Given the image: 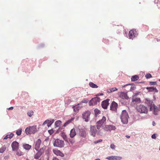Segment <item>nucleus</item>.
<instances>
[{"mask_svg":"<svg viewBox=\"0 0 160 160\" xmlns=\"http://www.w3.org/2000/svg\"><path fill=\"white\" fill-rule=\"evenodd\" d=\"M22 131V128H20V129H18L16 131V134L18 136L20 135L21 134Z\"/></svg>","mask_w":160,"mask_h":160,"instance_id":"obj_35","label":"nucleus"},{"mask_svg":"<svg viewBox=\"0 0 160 160\" xmlns=\"http://www.w3.org/2000/svg\"><path fill=\"white\" fill-rule=\"evenodd\" d=\"M101 101L100 98L98 97H96L92 98L90 102V104L92 105H95L98 104Z\"/></svg>","mask_w":160,"mask_h":160,"instance_id":"obj_9","label":"nucleus"},{"mask_svg":"<svg viewBox=\"0 0 160 160\" xmlns=\"http://www.w3.org/2000/svg\"><path fill=\"white\" fill-rule=\"evenodd\" d=\"M74 118H72L68 120L67 122H66L64 124L63 126L64 127L67 126L68 125L69 123L71 122L72 121H73L74 120Z\"/></svg>","mask_w":160,"mask_h":160,"instance_id":"obj_29","label":"nucleus"},{"mask_svg":"<svg viewBox=\"0 0 160 160\" xmlns=\"http://www.w3.org/2000/svg\"><path fill=\"white\" fill-rule=\"evenodd\" d=\"M16 154L19 156H21L23 155V153L21 151L18 152H17Z\"/></svg>","mask_w":160,"mask_h":160,"instance_id":"obj_43","label":"nucleus"},{"mask_svg":"<svg viewBox=\"0 0 160 160\" xmlns=\"http://www.w3.org/2000/svg\"><path fill=\"white\" fill-rule=\"evenodd\" d=\"M64 141L58 139H56L53 143L54 146L57 147L62 148L64 147Z\"/></svg>","mask_w":160,"mask_h":160,"instance_id":"obj_6","label":"nucleus"},{"mask_svg":"<svg viewBox=\"0 0 160 160\" xmlns=\"http://www.w3.org/2000/svg\"><path fill=\"white\" fill-rule=\"evenodd\" d=\"M135 32H136L135 30L134 29L131 30L129 33V38L132 39L135 36Z\"/></svg>","mask_w":160,"mask_h":160,"instance_id":"obj_19","label":"nucleus"},{"mask_svg":"<svg viewBox=\"0 0 160 160\" xmlns=\"http://www.w3.org/2000/svg\"><path fill=\"white\" fill-rule=\"evenodd\" d=\"M152 125L153 126H154L155 125V122L154 121H153L152 122Z\"/></svg>","mask_w":160,"mask_h":160,"instance_id":"obj_55","label":"nucleus"},{"mask_svg":"<svg viewBox=\"0 0 160 160\" xmlns=\"http://www.w3.org/2000/svg\"><path fill=\"white\" fill-rule=\"evenodd\" d=\"M125 137L127 138H130V136H128V135H126L125 136Z\"/></svg>","mask_w":160,"mask_h":160,"instance_id":"obj_53","label":"nucleus"},{"mask_svg":"<svg viewBox=\"0 0 160 160\" xmlns=\"http://www.w3.org/2000/svg\"><path fill=\"white\" fill-rule=\"evenodd\" d=\"M136 109L138 112L141 113H147L148 112V109L146 106L143 105L137 106Z\"/></svg>","mask_w":160,"mask_h":160,"instance_id":"obj_3","label":"nucleus"},{"mask_svg":"<svg viewBox=\"0 0 160 160\" xmlns=\"http://www.w3.org/2000/svg\"><path fill=\"white\" fill-rule=\"evenodd\" d=\"M60 134L61 136L62 137L63 139L66 142H68V138L66 133L64 132H62Z\"/></svg>","mask_w":160,"mask_h":160,"instance_id":"obj_25","label":"nucleus"},{"mask_svg":"<svg viewBox=\"0 0 160 160\" xmlns=\"http://www.w3.org/2000/svg\"><path fill=\"white\" fill-rule=\"evenodd\" d=\"M94 111L96 117H97V114H98V113H100V111L97 109H95Z\"/></svg>","mask_w":160,"mask_h":160,"instance_id":"obj_38","label":"nucleus"},{"mask_svg":"<svg viewBox=\"0 0 160 160\" xmlns=\"http://www.w3.org/2000/svg\"><path fill=\"white\" fill-rule=\"evenodd\" d=\"M123 88H124V89L128 91H130V84H127L122 86Z\"/></svg>","mask_w":160,"mask_h":160,"instance_id":"obj_28","label":"nucleus"},{"mask_svg":"<svg viewBox=\"0 0 160 160\" xmlns=\"http://www.w3.org/2000/svg\"><path fill=\"white\" fill-rule=\"evenodd\" d=\"M23 148L26 150H29L32 147V146L28 144H24L23 145Z\"/></svg>","mask_w":160,"mask_h":160,"instance_id":"obj_26","label":"nucleus"},{"mask_svg":"<svg viewBox=\"0 0 160 160\" xmlns=\"http://www.w3.org/2000/svg\"><path fill=\"white\" fill-rule=\"evenodd\" d=\"M41 140L39 139H38L37 141H36L35 144L34 149L36 151H38V150L40 148V146L41 144Z\"/></svg>","mask_w":160,"mask_h":160,"instance_id":"obj_18","label":"nucleus"},{"mask_svg":"<svg viewBox=\"0 0 160 160\" xmlns=\"http://www.w3.org/2000/svg\"><path fill=\"white\" fill-rule=\"evenodd\" d=\"M159 81H160V79L159 80Z\"/></svg>","mask_w":160,"mask_h":160,"instance_id":"obj_58","label":"nucleus"},{"mask_svg":"<svg viewBox=\"0 0 160 160\" xmlns=\"http://www.w3.org/2000/svg\"><path fill=\"white\" fill-rule=\"evenodd\" d=\"M136 87L134 85L130 84V91H132L135 90Z\"/></svg>","mask_w":160,"mask_h":160,"instance_id":"obj_34","label":"nucleus"},{"mask_svg":"<svg viewBox=\"0 0 160 160\" xmlns=\"http://www.w3.org/2000/svg\"><path fill=\"white\" fill-rule=\"evenodd\" d=\"M34 113V112L32 110H30L27 112L28 115L30 117H31Z\"/></svg>","mask_w":160,"mask_h":160,"instance_id":"obj_37","label":"nucleus"},{"mask_svg":"<svg viewBox=\"0 0 160 160\" xmlns=\"http://www.w3.org/2000/svg\"><path fill=\"white\" fill-rule=\"evenodd\" d=\"M96 129L95 126H91L90 127V133L91 135L95 137L96 132Z\"/></svg>","mask_w":160,"mask_h":160,"instance_id":"obj_16","label":"nucleus"},{"mask_svg":"<svg viewBox=\"0 0 160 160\" xmlns=\"http://www.w3.org/2000/svg\"><path fill=\"white\" fill-rule=\"evenodd\" d=\"M118 107V104L114 101H113L110 105V109L112 111H116L117 110Z\"/></svg>","mask_w":160,"mask_h":160,"instance_id":"obj_14","label":"nucleus"},{"mask_svg":"<svg viewBox=\"0 0 160 160\" xmlns=\"http://www.w3.org/2000/svg\"><path fill=\"white\" fill-rule=\"evenodd\" d=\"M81 135L83 137H85L86 136V134L84 132H82L81 134Z\"/></svg>","mask_w":160,"mask_h":160,"instance_id":"obj_45","label":"nucleus"},{"mask_svg":"<svg viewBox=\"0 0 160 160\" xmlns=\"http://www.w3.org/2000/svg\"><path fill=\"white\" fill-rule=\"evenodd\" d=\"M91 112L89 111H86L83 112L82 114V118L86 122H88L89 120Z\"/></svg>","mask_w":160,"mask_h":160,"instance_id":"obj_7","label":"nucleus"},{"mask_svg":"<svg viewBox=\"0 0 160 160\" xmlns=\"http://www.w3.org/2000/svg\"><path fill=\"white\" fill-rule=\"evenodd\" d=\"M54 120L53 119L52 120H47L45 121V122L43 123L42 124V125H44L45 124H47V126L48 127H50L52 123L54 122Z\"/></svg>","mask_w":160,"mask_h":160,"instance_id":"obj_22","label":"nucleus"},{"mask_svg":"<svg viewBox=\"0 0 160 160\" xmlns=\"http://www.w3.org/2000/svg\"><path fill=\"white\" fill-rule=\"evenodd\" d=\"M102 139H100L96 141H94V143H98L102 142Z\"/></svg>","mask_w":160,"mask_h":160,"instance_id":"obj_46","label":"nucleus"},{"mask_svg":"<svg viewBox=\"0 0 160 160\" xmlns=\"http://www.w3.org/2000/svg\"><path fill=\"white\" fill-rule=\"evenodd\" d=\"M145 103L149 107L150 110H152V107L154 105L153 104L152 100H150L148 98H146L145 100Z\"/></svg>","mask_w":160,"mask_h":160,"instance_id":"obj_12","label":"nucleus"},{"mask_svg":"<svg viewBox=\"0 0 160 160\" xmlns=\"http://www.w3.org/2000/svg\"><path fill=\"white\" fill-rule=\"evenodd\" d=\"M129 118L128 112L125 110H123L121 115V119L123 124H127L128 122Z\"/></svg>","mask_w":160,"mask_h":160,"instance_id":"obj_1","label":"nucleus"},{"mask_svg":"<svg viewBox=\"0 0 160 160\" xmlns=\"http://www.w3.org/2000/svg\"><path fill=\"white\" fill-rule=\"evenodd\" d=\"M159 150H160V148H159Z\"/></svg>","mask_w":160,"mask_h":160,"instance_id":"obj_57","label":"nucleus"},{"mask_svg":"<svg viewBox=\"0 0 160 160\" xmlns=\"http://www.w3.org/2000/svg\"><path fill=\"white\" fill-rule=\"evenodd\" d=\"M12 150L14 151L17 150L18 148V143L16 141L13 142L11 145Z\"/></svg>","mask_w":160,"mask_h":160,"instance_id":"obj_17","label":"nucleus"},{"mask_svg":"<svg viewBox=\"0 0 160 160\" xmlns=\"http://www.w3.org/2000/svg\"><path fill=\"white\" fill-rule=\"evenodd\" d=\"M94 160H100V159L99 158H97L95 159Z\"/></svg>","mask_w":160,"mask_h":160,"instance_id":"obj_56","label":"nucleus"},{"mask_svg":"<svg viewBox=\"0 0 160 160\" xmlns=\"http://www.w3.org/2000/svg\"><path fill=\"white\" fill-rule=\"evenodd\" d=\"M151 137L152 138L155 139L156 138V134H154L152 135Z\"/></svg>","mask_w":160,"mask_h":160,"instance_id":"obj_49","label":"nucleus"},{"mask_svg":"<svg viewBox=\"0 0 160 160\" xmlns=\"http://www.w3.org/2000/svg\"><path fill=\"white\" fill-rule=\"evenodd\" d=\"M145 77L147 78H149L152 77L150 73L147 74Z\"/></svg>","mask_w":160,"mask_h":160,"instance_id":"obj_40","label":"nucleus"},{"mask_svg":"<svg viewBox=\"0 0 160 160\" xmlns=\"http://www.w3.org/2000/svg\"><path fill=\"white\" fill-rule=\"evenodd\" d=\"M69 141L72 144L74 143L75 142V140L74 139L71 138H68V141Z\"/></svg>","mask_w":160,"mask_h":160,"instance_id":"obj_39","label":"nucleus"},{"mask_svg":"<svg viewBox=\"0 0 160 160\" xmlns=\"http://www.w3.org/2000/svg\"><path fill=\"white\" fill-rule=\"evenodd\" d=\"M103 95V94L102 93H99V94H98L97 96H99L100 95Z\"/></svg>","mask_w":160,"mask_h":160,"instance_id":"obj_51","label":"nucleus"},{"mask_svg":"<svg viewBox=\"0 0 160 160\" xmlns=\"http://www.w3.org/2000/svg\"><path fill=\"white\" fill-rule=\"evenodd\" d=\"M52 160H59L57 158H53Z\"/></svg>","mask_w":160,"mask_h":160,"instance_id":"obj_54","label":"nucleus"},{"mask_svg":"<svg viewBox=\"0 0 160 160\" xmlns=\"http://www.w3.org/2000/svg\"><path fill=\"white\" fill-rule=\"evenodd\" d=\"M73 111L75 112H77L79 110L78 108L76 107L75 106H73Z\"/></svg>","mask_w":160,"mask_h":160,"instance_id":"obj_41","label":"nucleus"},{"mask_svg":"<svg viewBox=\"0 0 160 160\" xmlns=\"http://www.w3.org/2000/svg\"><path fill=\"white\" fill-rule=\"evenodd\" d=\"M88 99H83V100H82L80 102V103H86L88 102Z\"/></svg>","mask_w":160,"mask_h":160,"instance_id":"obj_42","label":"nucleus"},{"mask_svg":"<svg viewBox=\"0 0 160 160\" xmlns=\"http://www.w3.org/2000/svg\"><path fill=\"white\" fill-rule=\"evenodd\" d=\"M118 95L119 97L122 99L128 100L129 98V97L128 96L127 94L125 92H118Z\"/></svg>","mask_w":160,"mask_h":160,"instance_id":"obj_10","label":"nucleus"},{"mask_svg":"<svg viewBox=\"0 0 160 160\" xmlns=\"http://www.w3.org/2000/svg\"><path fill=\"white\" fill-rule=\"evenodd\" d=\"M48 132L49 133L50 135H51L53 133V130L52 129L49 130L48 131Z\"/></svg>","mask_w":160,"mask_h":160,"instance_id":"obj_48","label":"nucleus"},{"mask_svg":"<svg viewBox=\"0 0 160 160\" xmlns=\"http://www.w3.org/2000/svg\"><path fill=\"white\" fill-rule=\"evenodd\" d=\"M89 84L90 87L92 88H97L98 87L97 85L91 82H90Z\"/></svg>","mask_w":160,"mask_h":160,"instance_id":"obj_32","label":"nucleus"},{"mask_svg":"<svg viewBox=\"0 0 160 160\" xmlns=\"http://www.w3.org/2000/svg\"><path fill=\"white\" fill-rule=\"evenodd\" d=\"M149 84L151 85H155L157 84V82H151Z\"/></svg>","mask_w":160,"mask_h":160,"instance_id":"obj_44","label":"nucleus"},{"mask_svg":"<svg viewBox=\"0 0 160 160\" xmlns=\"http://www.w3.org/2000/svg\"><path fill=\"white\" fill-rule=\"evenodd\" d=\"M62 122L60 120H58L55 122V125L57 127L59 126L61 124Z\"/></svg>","mask_w":160,"mask_h":160,"instance_id":"obj_33","label":"nucleus"},{"mask_svg":"<svg viewBox=\"0 0 160 160\" xmlns=\"http://www.w3.org/2000/svg\"><path fill=\"white\" fill-rule=\"evenodd\" d=\"M117 90H118V89L115 87H114L112 88L107 89L106 91L108 93H110Z\"/></svg>","mask_w":160,"mask_h":160,"instance_id":"obj_27","label":"nucleus"},{"mask_svg":"<svg viewBox=\"0 0 160 160\" xmlns=\"http://www.w3.org/2000/svg\"><path fill=\"white\" fill-rule=\"evenodd\" d=\"M106 117L105 116H102V119L98 121L96 123L97 129H100L102 127V125L106 123Z\"/></svg>","mask_w":160,"mask_h":160,"instance_id":"obj_5","label":"nucleus"},{"mask_svg":"<svg viewBox=\"0 0 160 160\" xmlns=\"http://www.w3.org/2000/svg\"><path fill=\"white\" fill-rule=\"evenodd\" d=\"M110 101L109 99H107L103 101L102 102V106L103 108L104 109H107L108 106L109 104V102Z\"/></svg>","mask_w":160,"mask_h":160,"instance_id":"obj_13","label":"nucleus"},{"mask_svg":"<svg viewBox=\"0 0 160 160\" xmlns=\"http://www.w3.org/2000/svg\"><path fill=\"white\" fill-rule=\"evenodd\" d=\"M13 108V107H10V108H8V110H12Z\"/></svg>","mask_w":160,"mask_h":160,"instance_id":"obj_52","label":"nucleus"},{"mask_svg":"<svg viewBox=\"0 0 160 160\" xmlns=\"http://www.w3.org/2000/svg\"><path fill=\"white\" fill-rule=\"evenodd\" d=\"M115 147V145L113 144H111L110 145V148L112 149H114Z\"/></svg>","mask_w":160,"mask_h":160,"instance_id":"obj_47","label":"nucleus"},{"mask_svg":"<svg viewBox=\"0 0 160 160\" xmlns=\"http://www.w3.org/2000/svg\"><path fill=\"white\" fill-rule=\"evenodd\" d=\"M76 135V132L75 128H73L72 129L70 132L69 134L70 137L71 138H74Z\"/></svg>","mask_w":160,"mask_h":160,"instance_id":"obj_23","label":"nucleus"},{"mask_svg":"<svg viewBox=\"0 0 160 160\" xmlns=\"http://www.w3.org/2000/svg\"><path fill=\"white\" fill-rule=\"evenodd\" d=\"M121 157L111 156L106 158V159L109 160H120L122 159Z\"/></svg>","mask_w":160,"mask_h":160,"instance_id":"obj_15","label":"nucleus"},{"mask_svg":"<svg viewBox=\"0 0 160 160\" xmlns=\"http://www.w3.org/2000/svg\"><path fill=\"white\" fill-rule=\"evenodd\" d=\"M53 153L57 156H60L62 157H63L64 156L63 153L57 149H53Z\"/></svg>","mask_w":160,"mask_h":160,"instance_id":"obj_20","label":"nucleus"},{"mask_svg":"<svg viewBox=\"0 0 160 160\" xmlns=\"http://www.w3.org/2000/svg\"><path fill=\"white\" fill-rule=\"evenodd\" d=\"M27 134H31L35 133L37 131V126H33L27 127L25 130Z\"/></svg>","mask_w":160,"mask_h":160,"instance_id":"obj_2","label":"nucleus"},{"mask_svg":"<svg viewBox=\"0 0 160 160\" xmlns=\"http://www.w3.org/2000/svg\"><path fill=\"white\" fill-rule=\"evenodd\" d=\"M141 102V100L139 98H134L133 97L132 98V102L131 104L133 106H135L138 103H140Z\"/></svg>","mask_w":160,"mask_h":160,"instance_id":"obj_11","label":"nucleus"},{"mask_svg":"<svg viewBox=\"0 0 160 160\" xmlns=\"http://www.w3.org/2000/svg\"><path fill=\"white\" fill-rule=\"evenodd\" d=\"M14 134L13 133H11L9 134H8L7 135L5 136V137L4 138V139H7L8 138L11 139L12 138Z\"/></svg>","mask_w":160,"mask_h":160,"instance_id":"obj_31","label":"nucleus"},{"mask_svg":"<svg viewBox=\"0 0 160 160\" xmlns=\"http://www.w3.org/2000/svg\"><path fill=\"white\" fill-rule=\"evenodd\" d=\"M67 100H68V102H67L68 103H69L71 102L70 98L69 97L67 98Z\"/></svg>","mask_w":160,"mask_h":160,"instance_id":"obj_50","label":"nucleus"},{"mask_svg":"<svg viewBox=\"0 0 160 160\" xmlns=\"http://www.w3.org/2000/svg\"><path fill=\"white\" fill-rule=\"evenodd\" d=\"M104 129L106 131L111 132L112 130H115L116 128L112 125H105L104 128Z\"/></svg>","mask_w":160,"mask_h":160,"instance_id":"obj_8","label":"nucleus"},{"mask_svg":"<svg viewBox=\"0 0 160 160\" xmlns=\"http://www.w3.org/2000/svg\"><path fill=\"white\" fill-rule=\"evenodd\" d=\"M146 89L148 90V92H153L154 93L158 92V90L156 88L153 87H147Z\"/></svg>","mask_w":160,"mask_h":160,"instance_id":"obj_21","label":"nucleus"},{"mask_svg":"<svg viewBox=\"0 0 160 160\" xmlns=\"http://www.w3.org/2000/svg\"><path fill=\"white\" fill-rule=\"evenodd\" d=\"M6 149V148L4 146L0 148V153H2Z\"/></svg>","mask_w":160,"mask_h":160,"instance_id":"obj_36","label":"nucleus"},{"mask_svg":"<svg viewBox=\"0 0 160 160\" xmlns=\"http://www.w3.org/2000/svg\"><path fill=\"white\" fill-rule=\"evenodd\" d=\"M139 78V77L137 75H135L132 76L131 78L132 81H135L138 80Z\"/></svg>","mask_w":160,"mask_h":160,"instance_id":"obj_30","label":"nucleus"},{"mask_svg":"<svg viewBox=\"0 0 160 160\" xmlns=\"http://www.w3.org/2000/svg\"><path fill=\"white\" fill-rule=\"evenodd\" d=\"M45 149L46 147H43L40 149L39 150L38 149V151H37V152L34 155V158L36 159H39L44 153Z\"/></svg>","mask_w":160,"mask_h":160,"instance_id":"obj_4","label":"nucleus"},{"mask_svg":"<svg viewBox=\"0 0 160 160\" xmlns=\"http://www.w3.org/2000/svg\"><path fill=\"white\" fill-rule=\"evenodd\" d=\"M152 110L150 111H153V113L155 115L157 114V112L159 111V109L157 107H156L155 105L152 107Z\"/></svg>","mask_w":160,"mask_h":160,"instance_id":"obj_24","label":"nucleus"}]
</instances>
